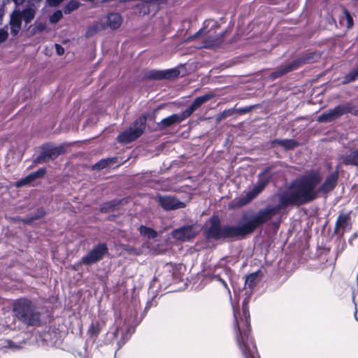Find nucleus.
<instances>
[{
    "instance_id": "nucleus-9",
    "label": "nucleus",
    "mask_w": 358,
    "mask_h": 358,
    "mask_svg": "<svg viewBox=\"0 0 358 358\" xmlns=\"http://www.w3.org/2000/svg\"><path fill=\"white\" fill-rule=\"evenodd\" d=\"M156 201L159 205L166 211L175 210L185 207V203L180 201L176 196L171 195L158 194Z\"/></svg>"
},
{
    "instance_id": "nucleus-26",
    "label": "nucleus",
    "mask_w": 358,
    "mask_h": 358,
    "mask_svg": "<svg viewBox=\"0 0 358 358\" xmlns=\"http://www.w3.org/2000/svg\"><path fill=\"white\" fill-rule=\"evenodd\" d=\"M117 162V158L115 157H110V158H106L103 159L99 161L97 163L93 165L92 169L94 170H102L110 165H113Z\"/></svg>"
},
{
    "instance_id": "nucleus-30",
    "label": "nucleus",
    "mask_w": 358,
    "mask_h": 358,
    "mask_svg": "<svg viewBox=\"0 0 358 358\" xmlns=\"http://www.w3.org/2000/svg\"><path fill=\"white\" fill-rule=\"evenodd\" d=\"M358 78V66L352 69L347 75L343 78V83L344 84L350 83L355 81Z\"/></svg>"
},
{
    "instance_id": "nucleus-11",
    "label": "nucleus",
    "mask_w": 358,
    "mask_h": 358,
    "mask_svg": "<svg viewBox=\"0 0 358 358\" xmlns=\"http://www.w3.org/2000/svg\"><path fill=\"white\" fill-rule=\"evenodd\" d=\"M129 334V330L124 332L120 327H116L113 331L108 332L106 337V341L108 343H113L116 341L117 349H120L128 341Z\"/></svg>"
},
{
    "instance_id": "nucleus-52",
    "label": "nucleus",
    "mask_w": 358,
    "mask_h": 358,
    "mask_svg": "<svg viewBox=\"0 0 358 358\" xmlns=\"http://www.w3.org/2000/svg\"><path fill=\"white\" fill-rule=\"evenodd\" d=\"M356 320L358 321V319L356 317Z\"/></svg>"
},
{
    "instance_id": "nucleus-6",
    "label": "nucleus",
    "mask_w": 358,
    "mask_h": 358,
    "mask_svg": "<svg viewBox=\"0 0 358 358\" xmlns=\"http://www.w3.org/2000/svg\"><path fill=\"white\" fill-rule=\"evenodd\" d=\"M236 340L244 358H259L255 341L250 331H236Z\"/></svg>"
},
{
    "instance_id": "nucleus-48",
    "label": "nucleus",
    "mask_w": 358,
    "mask_h": 358,
    "mask_svg": "<svg viewBox=\"0 0 358 358\" xmlns=\"http://www.w3.org/2000/svg\"><path fill=\"white\" fill-rule=\"evenodd\" d=\"M13 1L15 3V4H21L24 1V0H13Z\"/></svg>"
},
{
    "instance_id": "nucleus-1",
    "label": "nucleus",
    "mask_w": 358,
    "mask_h": 358,
    "mask_svg": "<svg viewBox=\"0 0 358 358\" xmlns=\"http://www.w3.org/2000/svg\"><path fill=\"white\" fill-rule=\"evenodd\" d=\"M322 180L321 173L311 170L294 180L288 188L279 195L276 206L268 205L257 213H244L236 225L224 224L217 216L210 218L207 236L215 240H238L252 234L255 230L271 220L287 206H301L318 197L317 186Z\"/></svg>"
},
{
    "instance_id": "nucleus-2",
    "label": "nucleus",
    "mask_w": 358,
    "mask_h": 358,
    "mask_svg": "<svg viewBox=\"0 0 358 358\" xmlns=\"http://www.w3.org/2000/svg\"><path fill=\"white\" fill-rule=\"evenodd\" d=\"M13 314L16 320L26 327H39L41 314L36 305L27 298H20L13 304Z\"/></svg>"
},
{
    "instance_id": "nucleus-29",
    "label": "nucleus",
    "mask_w": 358,
    "mask_h": 358,
    "mask_svg": "<svg viewBox=\"0 0 358 358\" xmlns=\"http://www.w3.org/2000/svg\"><path fill=\"white\" fill-rule=\"evenodd\" d=\"M101 329V327L99 322H92L89 327L87 334L90 337L95 338L100 334Z\"/></svg>"
},
{
    "instance_id": "nucleus-34",
    "label": "nucleus",
    "mask_w": 358,
    "mask_h": 358,
    "mask_svg": "<svg viewBox=\"0 0 358 358\" xmlns=\"http://www.w3.org/2000/svg\"><path fill=\"white\" fill-rule=\"evenodd\" d=\"M78 7L79 3L78 2L71 1L64 8V13L66 15L70 14L72 11L76 10Z\"/></svg>"
},
{
    "instance_id": "nucleus-37",
    "label": "nucleus",
    "mask_w": 358,
    "mask_h": 358,
    "mask_svg": "<svg viewBox=\"0 0 358 358\" xmlns=\"http://www.w3.org/2000/svg\"><path fill=\"white\" fill-rule=\"evenodd\" d=\"M62 12L57 10L50 16V22L53 24L57 23L62 19Z\"/></svg>"
},
{
    "instance_id": "nucleus-45",
    "label": "nucleus",
    "mask_w": 358,
    "mask_h": 358,
    "mask_svg": "<svg viewBox=\"0 0 358 358\" xmlns=\"http://www.w3.org/2000/svg\"><path fill=\"white\" fill-rule=\"evenodd\" d=\"M79 356L81 358H90V357L86 351L84 352V354H83L82 352H79Z\"/></svg>"
},
{
    "instance_id": "nucleus-17",
    "label": "nucleus",
    "mask_w": 358,
    "mask_h": 358,
    "mask_svg": "<svg viewBox=\"0 0 358 358\" xmlns=\"http://www.w3.org/2000/svg\"><path fill=\"white\" fill-rule=\"evenodd\" d=\"M184 115L183 111L179 114H173L162 119L160 122L157 123V127L159 129L162 130L174 124H178L187 119V117Z\"/></svg>"
},
{
    "instance_id": "nucleus-50",
    "label": "nucleus",
    "mask_w": 358,
    "mask_h": 358,
    "mask_svg": "<svg viewBox=\"0 0 358 358\" xmlns=\"http://www.w3.org/2000/svg\"><path fill=\"white\" fill-rule=\"evenodd\" d=\"M201 31V30H200L198 32H196V34H195V36H198L200 34Z\"/></svg>"
},
{
    "instance_id": "nucleus-25",
    "label": "nucleus",
    "mask_w": 358,
    "mask_h": 358,
    "mask_svg": "<svg viewBox=\"0 0 358 358\" xmlns=\"http://www.w3.org/2000/svg\"><path fill=\"white\" fill-rule=\"evenodd\" d=\"M223 40L222 35L214 34L208 36L205 41L203 44V48H211L215 46L219 45Z\"/></svg>"
},
{
    "instance_id": "nucleus-10",
    "label": "nucleus",
    "mask_w": 358,
    "mask_h": 358,
    "mask_svg": "<svg viewBox=\"0 0 358 358\" xmlns=\"http://www.w3.org/2000/svg\"><path fill=\"white\" fill-rule=\"evenodd\" d=\"M61 148L50 144L42 145L41 154L34 160L35 164L47 163L56 159L61 154Z\"/></svg>"
},
{
    "instance_id": "nucleus-28",
    "label": "nucleus",
    "mask_w": 358,
    "mask_h": 358,
    "mask_svg": "<svg viewBox=\"0 0 358 358\" xmlns=\"http://www.w3.org/2000/svg\"><path fill=\"white\" fill-rule=\"evenodd\" d=\"M138 231L141 235L149 239L155 238L157 236V233L155 230L144 225H141L138 228Z\"/></svg>"
},
{
    "instance_id": "nucleus-24",
    "label": "nucleus",
    "mask_w": 358,
    "mask_h": 358,
    "mask_svg": "<svg viewBox=\"0 0 358 358\" xmlns=\"http://www.w3.org/2000/svg\"><path fill=\"white\" fill-rule=\"evenodd\" d=\"M9 24L10 26V34L13 36H17L22 27V20H20V15L13 12L10 15Z\"/></svg>"
},
{
    "instance_id": "nucleus-46",
    "label": "nucleus",
    "mask_w": 358,
    "mask_h": 358,
    "mask_svg": "<svg viewBox=\"0 0 358 358\" xmlns=\"http://www.w3.org/2000/svg\"><path fill=\"white\" fill-rule=\"evenodd\" d=\"M4 15L3 5L0 6V19L3 17Z\"/></svg>"
},
{
    "instance_id": "nucleus-41",
    "label": "nucleus",
    "mask_w": 358,
    "mask_h": 358,
    "mask_svg": "<svg viewBox=\"0 0 358 358\" xmlns=\"http://www.w3.org/2000/svg\"><path fill=\"white\" fill-rule=\"evenodd\" d=\"M213 279L220 282L229 292L227 282L219 275H213Z\"/></svg>"
},
{
    "instance_id": "nucleus-27",
    "label": "nucleus",
    "mask_w": 358,
    "mask_h": 358,
    "mask_svg": "<svg viewBox=\"0 0 358 358\" xmlns=\"http://www.w3.org/2000/svg\"><path fill=\"white\" fill-rule=\"evenodd\" d=\"M45 215V210H44V208H39L36 210V211L34 214L27 215L23 220V222L26 224H30L33 221L43 217Z\"/></svg>"
},
{
    "instance_id": "nucleus-3",
    "label": "nucleus",
    "mask_w": 358,
    "mask_h": 358,
    "mask_svg": "<svg viewBox=\"0 0 358 358\" xmlns=\"http://www.w3.org/2000/svg\"><path fill=\"white\" fill-rule=\"evenodd\" d=\"M319 57L320 55L316 52H310L304 56L298 57L292 62L277 68L271 73L270 78L273 80H275L290 71L297 69L302 64L316 62Z\"/></svg>"
},
{
    "instance_id": "nucleus-35",
    "label": "nucleus",
    "mask_w": 358,
    "mask_h": 358,
    "mask_svg": "<svg viewBox=\"0 0 358 358\" xmlns=\"http://www.w3.org/2000/svg\"><path fill=\"white\" fill-rule=\"evenodd\" d=\"M235 113H236V109L234 108H229L227 110H224V111H222L219 117H218V119L219 120H223V119H225L228 117H230L231 115H233Z\"/></svg>"
},
{
    "instance_id": "nucleus-14",
    "label": "nucleus",
    "mask_w": 358,
    "mask_h": 358,
    "mask_svg": "<svg viewBox=\"0 0 358 358\" xmlns=\"http://www.w3.org/2000/svg\"><path fill=\"white\" fill-rule=\"evenodd\" d=\"M338 179V173L337 171L329 174L324 182L317 186L318 195L321 193L327 194L331 192L337 185Z\"/></svg>"
},
{
    "instance_id": "nucleus-20",
    "label": "nucleus",
    "mask_w": 358,
    "mask_h": 358,
    "mask_svg": "<svg viewBox=\"0 0 358 358\" xmlns=\"http://www.w3.org/2000/svg\"><path fill=\"white\" fill-rule=\"evenodd\" d=\"M17 15H20V20L25 22L26 24L30 23L35 17L36 10L34 5L24 8L21 11H15Z\"/></svg>"
},
{
    "instance_id": "nucleus-40",
    "label": "nucleus",
    "mask_w": 358,
    "mask_h": 358,
    "mask_svg": "<svg viewBox=\"0 0 358 358\" xmlns=\"http://www.w3.org/2000/svg\"><path fill=\"white\" fill-rule=\"evenodd\" d=\"M252 108H253V106H252L244 107V108H239L236 109V112L238 113L239 114H245V113H248L250 112Z\"/></svg>"
},
{
    "instance_id": "nucleus-43",
    "label": "nucleus",
    "mask_w": 358,
    "mask_h": 358,
    "mask_svg": "<svg viewBox=\"0 0 358 358\" xmlns=\"http://www.w3.org/2000/svg\"><path fill=\"white\" fill-rule=\"evenodd\" d=\"M55 48L57 55H62L64 53V48L59 44H55Z\"/></svg>"
},
{
    "instance_id": "nucleus-15",
    "label": "nucleus",
    "mask_w": 358,
    "mask_h": 358,
    "mask_svg": "<svg viewBox=\"0 0 358 358\" xmlns=\"http://www.w3.org/2000/svg\"><path fill=\"white\" fill-rule=\"evenodd\" d=\"M122 17L117 13H110L101 19V28H110V29H117L122 24Z\"/></svg>"
},
{
    "instance_id": "nucleus-36",
    "label": "nucleus",
    "mask_w": 358,
    "mask_h": 358,
    "mask_svg": "<svg viewBox=\"0 0 358 358\" xmlns=\"http://www.w3.org/2000/svg\"><path fill=\"white\" fill-rule=\"evenodd\" d=\"M46 29V24L44 22L35 23L34 27L31 29V32L35 34L38 32H42Z\"/></svg>"
},
{
    "instance_id": "nucleus-21",
    "label": "nucleus",
    "mask_w": 358,
    "mask_h": 358,
    "mask_svg": "<svg viewBox=\"0 0 358 358\" xmlns=\"http://www.w3.org/2000/svg\"><path fill=\"white\" fill-rule=\"evenodd\" d=\"M270 143L272 148L279 145L286 150H292L299 145V143L294 139H275Z\"/></svg>"
},
{
    "instance_id": "nucleus-22",
    "label": "nucleus",
    "mask_w": 358,
    "mask_h": 358,
    "mask_svg": "<svg viewBox=\"0 0 358 358\" xmlns=\"http://www.w3.org/2000/svg\"><path fill=\"white\" fill-rule=\"evenodd\" d=\"M338 106L343 115L348 113H350L355 115H358V99H353Z\"/></svg>"
},
{
    "instance_id": "nucleus-19",
    "label": "nucleus",
    "mask_w": 358,
    "mask_h": 358,
    "mask_svg": "<svg viewBox=\"0 0 358 358\" xmlns=\"http://www.w3.org/2000/svg\"><path fill=\"white\" fill-rule=\"evenodd\" d=\"M46 173V169L45 168H40L36 171L31 172L25 178L20 180L17 182L16 186L20 187L24 185H29L36 179L43 178Z\"/></svg>"
},
{
    "instance_id": "nucleus-4",
    "label": "nucleus",
    "mask_w": 358,
    "mask_h": 358,
    "mask_svg": "<svg viewBox=\"0 0 358 358\" xmlns=\"http://www.w3.org/2000/svg\"><path fill=\"white\" fill-rule=\"evenodd\" d=\"M146 123L147 117L145 115L140 116L127 130L118 135L117 141L124 144L134 141L144 133Z\"/></svg>"
},
{
    "instance_id": "nucleus-8",
    "label": "nucleus",
    "mask_w": 358,
    "mask_h": 358,
    "mask_svg": "<svg viewBox=\"0 0 358 358\" xmlns=\"http://www.w3.org/2000/svg\"><path fill=\"white\" fill-rule=\"evenodd\" d=\"M180 71L177 68L165 69V70H156L151 69L147 70L143 73V78L147 80H170L178 77Z\"/></svg>"
},
{
    "instance_id": "nucleus-12",
    "label": "nucleus",
    "mask_w": 358,
    "mask_h": 358,
    "mask_svg": "<svg viewBox=\"0 0 358 358\" xmlns=\"http://www.w3.org/2000/svg\"><path fill=\"white\" fill-rule=\"evenodd\" d=\"M196 234V232L192 225H185L173 230L171 232V236L173 238L181 241H189L194 238Z\"/></svg>"
},
{
    "instance_id": "nucleus-23",
    "label": "nucleus",
    "mask_w": 358,
    "mask_h": 358,
    "mask_svg": "<svg viewBox=\"0 0 358 358\" xmlns=\"http://www.w3.org/2000/svg\"><path fill=\"white\" fill-rule=\"evenodd\" d=\"M340 159L345 165L358 166V148L341 155Z\"/></svg>"
},
{
    "instance_id": "nucleus-42",
    "label": "nucleus",
    "mask_w": 358,
    "mask_h": 358,
    "mask_svg": "<svg viewBox=\"0 0 358 358\" xmlns=\"http://www.w3.org/2000/svg\"><path fill=\"white\" fill-rule=\"evenodd\" d=\"M127 250L128 252H129L131 254H134L136 255H138L141 253L139 250H138L134 247H131V246H129L128 248L127 249Z\"/></svg>"
},
{
    "instance_id": "nucleus-16",
    "label": "nucleus",
    "mask_w": 358,
    "mask_h": 358,
    "mask_svg": "<svg viewBox=\"0 0 358 358\" xmlns=\"http://www.w3.org/2000/svg\"><path fill=\"white\" fill-rule=\"evenodd\" d=\"M351 227L350 214H340L336 220L334 232L341 236Z\"/></svg>"
},
{
    "instance_id": "nucleus-44",
    "label": "nucleus",
    "mask_w": 358,
    "mask_h": 358,
    "mask_svg": "<svg viewBox=\"0 0 358 358\" xmlns=\"http://www.w3.org/2000/svg\"><path fill=\"white\" fill-rule=\"evenodd\" d=\"M47 1L50 6H56L63 1V0H47Z\"/></svg>"
},
{
    "instance_id": "nucleus-38",
    "label": "nucleus",
    "mask_w": 358,
    "mask_h": 358,
    "mask_svg": "<svg viewBox=\"0 0 358 358\" xmlns=\"http://www.w3.org/2000/svg\"><path fill=\"white\" fill-rule=\"evenodd\" d=\"M343 14L347 20V27L348 29H350L353 26L352 17L350 15V12L346 9H343Z\"/></svg>"
},
{
    "instance_id": "nucleus-7",
    "label": "nucleus",
    "mask_w": 358,
    "mask_h": 358,
    "mask_svg": "<svg viewBox=\"0 0 358 358\" xmlns=\"http://www.w3.org/2000/svg\"><path fill=\"white\" fill-rule=\"evenodd\" d=\"M107 244L101 243L94 245L90 252L80 259V264L85 266H91L100 262L108 253Z\"/></svg>"
},
{
    "instance_id": "nucleus-51",
    "label": "nucleus",
    "mask_w": 358,
    "mask_h": 358,
    "mask_svg": "<svg viewBox=\"0 0 358 358\" xmlns=\"http://www.w3.org/2000/svg\"><path fill=\"white\" fill-rule=\"evenodd\" d=\"M90 30H88L87 34L89 35L90 34Z\"/></svg>"
},
{
    "instance_id": "nucleus-47",
    "label": "nucleus",
    "mask_w": 358,
    "mask_h": 358,
    "mask_svg": "<svg viewBox=\"0 0 358 358\" xmlns=\"http://www.w3.org/2000/svg\"><path fill=\"white\" fill-rule=\"evenodd\" d=\"M145 2H157L160 3L162 0H143Z\"/></svg>"
},
{
    "instance_id": "nucleus-49",
    "label": "nucleus",
    "mask_w": 358,
    "mask_h": 358,
    "mask_svg": "<svg viewBox=\"0 0 358 358\" xmlns=\"http://www.w3.org/2000/svg\"><path fill=\"white\" fill-rule=\"evenodd\" d=\"M92 29H94V31H97L99 29L97 27H93Z\"/></svg>"
},
{
    "instance_id": "nucleus-13",
    "label": "nucleus",
    "mask_w": 358,
    "mask_h": 358,
    "mask_svg": "<svg viewBox=\"0 0 358 358\" xmlns=\"http://www.w3.org/2000/svg\"><path fill=\"white\" fill-rule=\"evenodd\" d=\"M215 97V94L213 92L207 93L204 95L196 97L192 104L186 108L185 110H183L184 115L188 118L191 116V115L198 110L203 104L208 101L209 100L212 99Z\"/></svg>"
},
{
    "instance_id": "nucleus-33",
    "label": "nucleus",
    "mask_w": 358,
    "mask_h": 358,
    "mask_svg": "<svg viewBox=\"0 0 358 358\" xmlns=\"http://www.w3.org/2000/svg\"><path fill=\"white\" fill-rule=\"evenodd\" d=\"M24 343V341L22 342H15L11 340H6L4 341V346L6 348H8L9 349H11L13 350H17L20 348H22L23 344Z\"/></svg>"
},
{
    "instance_id": "nucleus-32",
    "label": "nucleus",
    "mask_w": 358,
    "mask_h": 358,
    "mask_svg": "<svg viewBox=\"0 0 358 358\" xmlns=\"http://www.w3.org/2000/svg\"><path fill=\"white\" fill-rule=\"evenodd\" d=\"M257 278H258V273L257 272L252 273L248 275L246 277V279L245 281V287H248L250 289H252L253 287L256 284Z\"/></svg>"
},
{
    "instance_id": "nucleus-39",
    "label": "nucleus",
    "mask_w": 358,
    "mask_h": 358,
    "mask_svg": "<svg viewBox=\"0 0 358 358\" xmlns=\"http://www.w3.org/2000/svg\"><path fill=\"white\" fill-rule=\"evenodd\" d=\"M8 37V32L7 30V26L0 29V43L5 42Z\"/></svg>"
},
{
    "instance_id": "nucleus-31",
    "label": "nucleus",
    "mask_w": 358,
    "mask_h": 358,
    "mask_svg": "<svg viewBox=\"0 0 358 358\" xmlns=\"http://www.w3.org/2000/svg\"><path fill=\"white\" fill-rule=\"evenodd\" d=\"M119 204V201L116 200L110 201L109 202H106L103 203L101 207V211L102 213H108L110 211H113L117 205Z\"/></svg>"
},
{
    "instance_id": "nucleus-18",
    "label": "nucleus",
    "mask_w": 358,
    "mask_h": 358,
    "mask_svg": "<svg viewBox=\"0 0 358 358\" xmlns=\"http://www.w3.org/2000/svg\"><path fill=\"white\" fill-rule=\"evenodd\" d=\"M342 115V113L339 106L338 105L334 108L329 110L318 116L317 121L318 122H330L338 119Z\"/></svg>"
},
{
    "instance_id": "nucleus-5",
    "label": "nucleus",
    "mask_w": 358,
    "mask_h": 358,
    "mask_svg": "<svg viewBox=\"0 0 358 358\" xmlns=\"http://www.w3.org/2000/svg\"><path fill=\"white\" fill-rule=\"evenodd\" d=\"M271 171V167H266L258 174L257 182L253 186L252 189L248 191L245 196L240 198L238 203L241 206H244L250 203L264 189L271 179V176L269 175Z\"/></svg>"
}]
</instances>
